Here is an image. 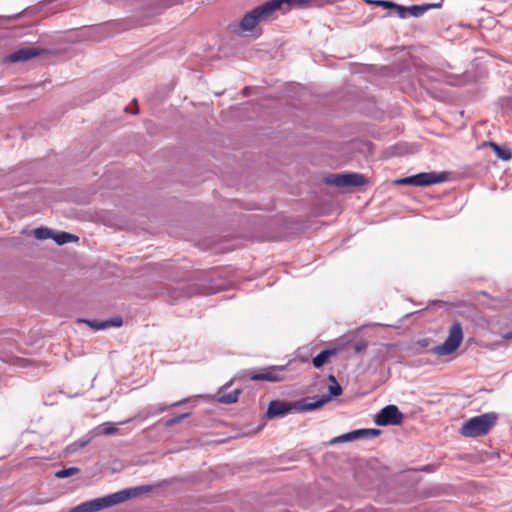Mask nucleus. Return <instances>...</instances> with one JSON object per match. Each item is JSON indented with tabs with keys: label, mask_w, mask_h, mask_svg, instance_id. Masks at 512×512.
<instances>
[{
	"label": "nucleus",
	"mask_w": 512,
	"mask_h": 512,
	"mask_svg": "<svg viewBox=\"0 0 512 512\" xmlns=\"http://www.w3.org/2000/svg\"><path fill=\"white\" fill-rule=\"evenodd\" d=\"M444 180L445 177L442 174L437 175L434 172H423L396 180L395 183L399 185L429 186L432 184L440 183Z\"/></svg>",
	"instance_id": "7"
},
{
	"label": "nucleus",
	"mask_w": 512,
	"mask_h": 512,
	"mask_svg": "<svg viewBox=\"0 0 512 512\" xmlns=\"http://www.w3.org/2000/svg\"><path fill=\"white\" fill-rule=\"evenodd\" d=\"M131 495H132V492L130 490L119 491V492L107 495L105 497L96 498V499L84 502V503L74 507L69 512H97L104 508H108V507L117 505L119 503H122V502L126 501Z\"/></svg>",
	"instance_id": "4"
},
{
	"label": "nucleus",
	"mask_w": 512,
	"mask_h": 512,
	"mask_svg": "<svg viewBox=\"0 0 512 512\" xmlns=\"http://www.w3.org/2000/svg\"><path fill=\"white\" fill-rule=\"evenodd\" d=\"M463 329L459 321H454L449 328L445 341L432 349L437 356H446L455 352L463 341Z\"/></svg>",
	"instance_id": "5"
},
{
	"label": "nucleus",
	"mask_w": 512,
	"mask_h": 512,
	"mask_svg": "<svg viewBox=\"0 0 512 512\" xmlns=\"http://www.w3.org/2000/svg\"><path fill=\"white\" fill-rule=\"evenodd\" d=\"M336 353L335 350H330V349H327V350H323L321 351L318 355H316L313 360H312V363L314 365V367L316 368H320L322 367L324 364L327 363L328 359L334 355Z\"/></svg>",
	"instance_id": "15"
},
{
	"label": "nucleus",
	"mask_w": 512,
	"mask_h": 512,
	"mask_svg": "<svg viewBox=\"0 0 512 512\" xmlns=\"http://www.w3.org/2000/svg\"><path fill=\"white\" fill-rule=\"evenodd\" d=\"M368 431L371 432L374 435H378L380 433L379 430H375V429H371V430H368Z\"/></svg>",
	"instance_id": "27"
},
{
	"label": "nucleus",
	"mask_w": 512,
	"mask_h": 512,
	"mask_svg": "<svg viewBox=\"0 0 512 512\" xmlns=\"http://www.w3.org/2000/svg\"><path fill=\"white\" fill-rule=\"evenodd\" d=\"M34 235L38 239L53 238V233L48 228H37L34 230Z\"/></svg>",
	"instance_id": "20"
},
{
	"label": "nucleus",
	"mask_w": 512,
	"mask_h": 512,
	"mask_svg": "<svg viewBox=\"0 0 512 512\" xmlns=\"http://www.w3.org/2000/svg\"><path fill=\"white\" fill-rule=\"evenodd\" d=\"M39 55V51L35 48H21L4 58L5 63H17L27 61Z\"/></svg>",
	"instance_id": "10"
},
{
	"label": "nucleus",
	"mask_w": 512,
	"mask_h": 512,
	"mask_svg": "<svg viewBox=\"0 0 512 512\" xmlns=\"http://www.w3.org/2000/svg\"><path fill=\"white\" fill-rule=\"evenodd\" d=\"M441 6L440 3L438 4H423V5H412L410 7H404L403 16H399L400 18H405L407 15L413 16V17H420L425 12H427L430 9L433 8H439Z\"/></svg>",
	"instance_id": "11"
},
{
	"label": "nucleus",
	"mask_w": 512,
	"mask_h": 512,
	"mask_svg": "<svg viewBox=\"0 0 512 512\" xmlns=\"http://www.w3.org/2000/svg\"><path fill=\"white\" fill-rule=\"evenodd\" d=\"M188 416H189V414L185 413V414H181V415L172 417V418L166 420L165 425L167 427L173 426V425L181 422L183 419L187 418Z\"/></svg>",
	"instance_id": "21"
},
{
	"label": "nucleus",
	"mask_w": 512,
	"mask_h": 512,
	"mask_svg": "<svg viewBox=\"0 0 512 512\" xmlns=\"http://www.w3.org/2000/svg\"><path fill=\"white\" fill-rule=\"evenodd\" d=\"M80 472V469L77 467H69L62 470H59L55 473L56 478H68L70 476L76 475Z\"/></svg>",
	"instance_id": "19"
},
{
	"label": "nucleus",
	"mask_w": 512,
	"mask_h": 512,
	"mask_svg": "<svg viewBox=\"0 0 512 512\" xmlns=\"http://www.w3.org/2000/svg\"><path fill=\"white\" fill-rule=\"evenodd\" d=\"M485 145H488L493 148L494 152L496 153L497 157L501 160L508 161L512 158V153L509 149L502 148L495 142H487Z\"/></svg>",
	"instance_id": "16"
},
{
	"label": "nucleus",
	"mask_w": 512,
	"mask_h": 512,
	"mask_svg": "<svg viewBox=\"0 0 512 512\" xmlns=\"http://www.w3.org/2000/svg\"><path fill=\"white\" fill-rule=\"evenodd\" d=\"M89 325L91 327H93L94 329L96 330H100V329H105L107 327H120L123 323L122 321V318L121 317H115L109 321H105V322H97V321H93V322H88Z\"/></svg>",
	"instance_id": "14"
},
{
	"label": "nucleus",
	"mask_w": 512,
	"mask_h": 512,
	"mask_svg": "<svg viewBox=\"0 0 512 512\" xmlns=\"http://www.w3.org/2000/svg\"><path fill=\"white\" fill-rule=\"evenodd\" d=\"M182 402H183V401H178V402H176V403L172 404L170 407H174V406L180 405Z\"/></svg>",
	"instance_id": "28"
},
{
	"label": "nucleus",
	"mask_w": 512,
	"mask_h": 512,
	"mask_svg": "<svg viewBox=\"0 0 512 512\" xmlns=\"http://www.w3.org/2000/svg\"><path fill=\"white\" fill-rule=\"evenodd\" d=\"M329 381H331L332 384L329 386L330 395L327 396L329 397L328 401L331 400V397H337L342 394V387L340 386V384L337 382L336 378L333 375L329 376ZM323 397L324 396H322L320 399H322Z\"/></svg>",
	"instance_id": "18"
},
{
	"label": "nucleus",
	"mask_w": 512,
	"mask_h": 512,
	"mask_svg": "<svg viewBox=\"0 0 512 512\" xmlns=\"http://www.w3.org/2000/svg\"><path fill=\"white\" fill-rule=\"evenodd\" d=\"M88 443H89V440L82 441V442H80V443H79L78 447L83 448V447H85Z\"/></svg>",
	"instance_id": "25"
},
{
	"label": "nucleus",
	"mask_w": 512,
	"mask_h": 512,
	"mask_svg": "<svg viewBox=\"0 0 512 512\" xmlns=\"http://www.w3.org/2000/svg\"><path fill=\"white\" fill-rule=\"evenodd\" d=\"M53 239L55 240V242L57 244L63 245V244L69 243V242L77 241L78 237L73 234L67 233V232H60V233L53 235Z\"/></svg>",
	"instance_id": "17"
},
{
	"label": "nucleus",
	"mask_w": 512,
	"mask_h": 512,
	"mask_svg": "<svg viewBox=\"0 0 512 512\" xmlns=\"http://www.w3.org/2000/svg\"><path fill=\"white\" fill-rule=\"evenodd\" d=\"M497 420L498 415L494 412L472 417L462 424L460 434L469 438L486 435L496 425Z\"/></svg>",
	"instance_id": "2"
},
{
	"label": "nucleus",
	"mask_w": 512,
	"mask_h": 512,
	"mask_svg": "<svg viewBox=\"0 0 512 512\" xmlns=\"http://www.w3.org/2000/svg\"><path fill=\"white\" fill-rule=\"evenodd\" d=\"M302 0H270L246 13L240 21L244 32L252 31L259 23L271 19L277 11L286 12L292 4H300Z\"/></svg>",
	"instance_id": "1"
},
{
	"label": "nucleus",
	"mask_w": 512,
	"mask_h": 512,
	"mask_svg": "<svg viewBox=\"0 0 512 512\" xmlns=\"http://www.w3.org/2000/svg\"><path fill=\"white\" fill-rule=\"evenodd\" d=\"M241 393L240 389H234L230 392H225V389L222 388L217 393V401L223 404H232L237 402L239 395Z\"/></svg>",
	"instance_id": "12"
},
{
	"label": "nucleus",
	"mask_w": 512,
	"mask_h": 512,
	"mask_svg": "<svg viewBox=\"0 0 512 512\" xmlns=\"http://www.w3.org/2000/svg\"><path fill=\"white\" fill-rule=\"evenodd\" d=\"M353 433H348V434H345L343 436H339V437H336L334 439L331 440V444H335V443H339L341 441H344V440H350L353 438Z\"/></svg>",
	"instance_id": "24"
},
{
	"label": "nucleus",
	"mask_w": 512,
	"mask_h": 512,
	"mask_svg": "<svg viewBox=\"0 0 512 512\" xmlns=\"http://www.w3.org/2000/svg\"><path fill=\"white\" fill-rule=\"evenodd\" d=\"M325 182L337 187H358L366 184L364 175L357 173L331 174L325 178Z\"/></svg>",
	"instance_id": "6"
},
{
	"label": "nucleus",
	"mask_w": 512,
	"mask_h": 512,
	"mask_svg": "<svg viewBox=\"0 0 512 512\" xmlns=\"http://www.w3.org/2000/svg\"><path fill=\"white\" fill-rule=\"evenodd\" d=\"M117 432H118V429L116 427L112 426L109 423H105L101 433L104 435H111V434H115Z\"/></svg>",
	"instance_id": "23"
},
{
	"label": "nucleus",
	"mask_w": 512,
	"mask_h": 512,
	"mask_svg": "<svg viewBox=\"0 0 512 512\" xmlns=\"http://www.w3.org/2000/svg\"><path fill=\"white\" fill-rule=\"evenodd\" d=\"M504 338L505 339H512V331L511 332H508L504 335Z\"/></svg>",
	"instance_id": "26"
},
{
	"label": "nucleus",
	"mask_w": 512,
	"mask_h": 512,
	"mask_svg": "<svg viewBox=\"0 0 512 512\" xmlns=\"http://www.w3.org/2000/svg\"><path fill=\"white\" fill-rule=\"evenodd\" d=\"M368 347V342L366 340H359L353 345V349L355 353H362L364 352Z\"/></svg>",
	"instance_id": "22"
},
{
	"label": "nucleus",
	"mask_w": 512,
	"mask_h": 512,
	"mask_svg": "<svg viewBox=\"0 0 512 512\" xmlns=\"http://www.w3.org/2000/svg\"><path fill=\"white\" fill-rule=\"evenodd\" d=\"M328 400L329 397H323L322 399H319L317 401H311L310 399L307 398L295 403L273 400L268 405L267 417L274 418L277 416H283L290 412L292 409H297L300 411L314 410L327 403Z\"/></svg>",
	"instance_id": "3"
},
{
	"label": "nucleus",
	"mask_w": 512,
	"mask_h": 512,
	"mask_svg": "<svg viewBox=\"0 0 512 512\" xmlns=\"http://www.w3.org/2000/svg\"><path fill=\"white\" fill-rule=\"evenodd\" d=\"M284 369L283 366H272L262 369L260 372L248 371L246 376L252 381L281 382L285 379L282 374Z\"/></svg>",
	"instance_id": "8"
},
{
	"label": "nucleus",
	"mask_w": 512,
	"mask_h": 512,
	"mask_svg": "<svg viewBox=\"0 0 512 512\" xmlns=\"http://www.w3.org/2000/svg\"><path fill=\"white\" fill-rule=\"evenodd\" d=\"M370 4H373V5H376V6H381V7H384L386 9H393L397 12L398 16H403V12H404V6H401L399 4H396L394 2H391V1H386V0H373V1H368Z\"/></svg>",
	"instance_id": "13"
},
{
	"label": "nucleus",
	"mask_w": 512,
	"mask_h": 512,
	"mask_svg": "<svg viewBox=\"0 0 512 512\" xmlns=\"http://www.w3.org/2000/svg\"><path fill=\"white\" fill-rule=\"evenodd\" d=\"M402 421L403 414L395 405L385 406L375 417V423L379 426L399 425Z\"/></svg>",
	"instance_id": "9"
}]
</instances>
